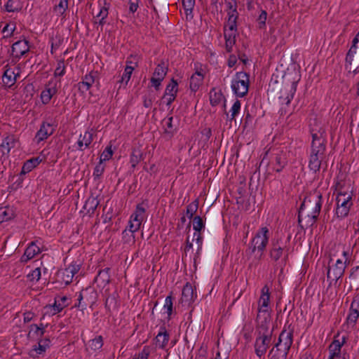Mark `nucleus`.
<instances>
[{"label": "nucleus", "mask_w": 359, "mask_h": 359, "mask_svg": "<svg viewBox=\"0 0 359 359\" xmlns=\"http://www.w3.org/2000/svg\"><path fill=\"white\" fill-rule=\"evenodd\" d=\"M173 117L172 116H167L162 121L163 127L164 129V133L167 135L169 137L173 136L177 130L176 126L172 124Z\"/></svg>", "instance_id": "obj_32"}, {"label": "nucleus", "mask_w": 359, "mask_h": 359, "mask_svg": "<svg viewBox=\"0 0 359 359\" xmlns=\"http://www.w3.org/2000/svg\"><path fill=\"white\" fill-rule=\"evenodd\" d=\"M96 74L97 72H90L82 77L81 81L77 84L80 93L83 94L90 90L95 83Z\"/></svg>", "instance_id": "obj_18"}, {"label": "nucleus", "mask_w": 359, "mask_h": 359, "mask_svg": "<svg viewBox=\"0 0 359 359\" xmlns=\"http://www.w3.org/2000/svg\"><path fill=\"white\" fill-rule=\"evenodd\" d=\"M93 140V134L91 131H86L83 135L81 134L78 142V149L83 151L91 144Z\"/></svg>", "instance_id": "obj_29"}, {"label": "nucleus", "mask_w": 359, "mask_h": 359, "mask_svg": "<svg viewBox=\"0 0 359 359\" xmlns=\"http://www.w3.org/2000/svg\"><path fill=\"white\" fill-rule=\"evenodd\" d=\"M346 341L347 337L346 336L340 337L339 334L335 335L328 346V359H350L349 353L346 348L344 347Z\"/></svg>", "instance_id": "obj_8"}, {"label": "nucleus", "mask_w": 359, "mask_h": 359, "mask_svg": "<svg viewBox=\"0 0 359 359\" xmlns=\"http://www.w3.org/2000/svg\"><path fill=\"white\" fill-rule=\"evenodd\" d=\"M41 162V159L39 157L32 158L31 159L27 160L24 163V165L22 168L21 173L25 174L30 172L32 169L36 168L40 163Z\"/></svg>", "instance_id": "obj_36"}, {"label": "nucleus", "mask_w": 359, "mask_h": 359, "mask_svg": "<svg viewBox=\"0 0 359 359\" xmlns=\"http://www.w3.org/2000/svg\"><path fill=\"white\" fill-rule=\"evenodd\" d=\"M137 67V62L134 63V66L127 65L125 67L124 72L121 76H118L117 83H119L118 88L126 87L131 78L133 70Z\"/></svg>", "instance_id": "obj_25"}, {"label": "nucleus", "mask_w": 359, "mask_h": 359, "mask_svg": "<svg viewBox=\"0 0 359 359\" xmlns=\"http://www.w3.org/2000/svg\"><path fill=\"white\" fill-rule=\"evenodd\" d=\"M40 252L39 247L34 241H32L29 246L26 248L23 255L20 258L21 262H27L34 258L36 255Z\"/></svg>", "instance_id": "obj_27"}, {"label": "nucleus", "mask_w": 359, "mask_h": 359, "mask_svg": "<svg viewBox=\"0 0 359 359\" xmlns=\"http://www.w3.org/2000/svg\"><path fill=\"white\" fill-rule=\"evenodd\" d=\"M322 201L320 192L304 198L298 212V223L301 228L311 227L316 223L321 210Z\"/></svg>", "instance_id": "obj_2"}, {"label": "nucleus", "mask_w": 359, "mask_h": 359, "mask_svg": "<svg viewBox=\"0 0 359 359\" xmlns=\"http://www.w3.org/2000/svg\"><path fill=\"white\" fill-rule=\"evenodd\" d=\"M29 50V42L27 40H20L12 46V62L15 63L22 56Z\"/></svg>", "instance_id": "obj_15"}, {"label": "nucleus", "mask_w": 359, "mask_h": 359, "mask_svg": "<svg viewBox=\"0 0 359 359\" xmlns=\"http://www.w3.org/2000/svg\"><path fill=\"white\" fill-rule=\"evenodd\" d=\"M271 323H257L256 339L254 344L255 353L259 358L264 356L269 348L272 339L273 330Z\"/></svg>", "instance_id": "obj_3"}, {"label": "nucleus", "mask_w": 359, "mask_h": 359, "mask_svg": "<svg viewBox=\"0 0 359 359\" xmlns=\"http://www.w3.org/2000/svg\"><path fill=\"white\" fill-rule=\"evenodd\" d=\"M270 292L267 285H264L261 290V295L258 301L257 323H271L269 313Z\"/></svg>", "instance_id": "obj_5"}, {"label": "nucleus", "mask_w": 359, "mask_h": 359, "mask_svg": "<svg viewBox=\"0 0 359 359\" xmlns=\"http://www.w3.org/2000/svg\"><path fill=\"white\" fill-rule=\"evenodd\" d=\"M194 290L192 285L189 283H187L182 291V297L180 302L182 304H190L194 301Z\"/></svg>", "instance_id": "obj_28"}, {"label": "nucleus", "mask_w": 359, "mask_h": 359, "mask_svg": "<svg viewBox=\"0 0 359 359\" xmlns=\"http://www.w3.org/2000/svg\"><path fill=\"white\" fill-rule=\"evenodd\" d=\"M55 130L53 126L48 122H43L41 125L40 129L38 130L35 135V139L38 142L46 140L51 135Z\"/></svg>", "instance_id": "obj_20"}, {"label": "nucleus", "mask_w": 359, "mask_h": 359, "mask_svg": "<svg viewBox=\"0 0 359 359\" xmlns=\"http://www.w3.org/2000/svg\"><path fill=\"white\" fill-rule=\"evenodd\" d=\"M266 18H267V13L266 11L262 10L257 18V22H258L259 29H262V28L265 27Z\"/></svg>", "instance_id": "obj_56"}, {"label": "nucleus", "mask_w": 359, "mask_h": 359, "mask_svg": "<svg viewBox=\"0 0 359 359\" xmlns=\"http://www.w3.org/2000/svg\"><path fill=\"white\" fill-rule=\"evenodd\" d=\"M193 228L196 232H200L204 228V223L200 216H196L193 218Z\"/></svg>", "instance_id": "obj_53"}, {"label": "nucleus", "mask_w": 359, "mask_h": 359, "mask_svg": "<svg viewBox=\"0 0 359 359\" xmlns=\"http://www.w3.org/2000/svg\"><path fill=\"white\" fill-rule=\"evenodd\" d=\"M6 11L15 12L21 9L20 0H8L5 5Z\"/></svg>", "instance_id": "obj_43"}, {"label": "nucleus", "mask_w": 359, "mask_h": 359, "mask_svg": "<svg viewBox=\"0 0 359 359\" xmlns=\"http://www.w3.org/2000/svg\"><path fill=\"white\" fill-rule=\"evenodd\" d=\"M168 72V66L161 61L155 68L153 76L150 79L151 86L158 90Z\"/></svg>", "instance_id": "obj_14"}, {"label": "nucleus", "mask_w": 359, "mask_h": 359, "mask_svg": "<svg viewBox=\"0 0 359 359\" xmlns=\"http://www.w3.org/2000/svg\"><path fill=\"white\" fill-rule=\"evenodd\" d=\"M359 317V296H356L353 298L350 309L348 315L346 318V322L348 324H351L353 326L357 322V320Z\"/></svg>", "instance_id": "obj_19"}, {"label": "nucleus", "mask_w": 359, "mask_h": 359, "mask_svg": "<svg viewBox=\"0 0 359 359\" xmlns=\"http://www.w3.org/2000/svg\"><path fill=\"white\" fill-rule=\"evenodd\" d=\"M182 5L186 14H191L195 6V0H182Z\"/></svg>", "instance_id": "obj_54"}, {"label": "nucleus", "mask_w": 359, "mask_h": 359, "mask_svg": "<svg viewBox=\"0 0 359 359\" xmlns=\"http://www.w3.org/2000/svg\"><path fill=\"white\" fill-rule=\"evenodd\" d=\"M271 163L273 165V170L280 172L287 164V153L283 150H277L273 154Z\"/></svg>", "instance_id": "obj_16"}, {"label": "nucleus", "mask_w": 359, "mask_h": 359, "mask_svg": "<svg viewBox=\"0 0 359 359\" xmlns=\"http://www.w3.org/2000/svg\"><path fill=\"white\" fill-rule=\"evenodd\" d=\"M150 354V348L149 346H145L142 348V350L138 353L137 359H148V357Z\"/></svg>", "instance_id": "obj_60"}, {"label": "nucleus", "mask_w": 359, "mask_h": 359, "mask_svg": "<svg viewBox=\"0 0 359 359\" xmlns=\"http://www.w3.org/2000/svg\"><path fill=\"white\" fill-rule=\"evenodd\" d=\"M143 159V154L142 151L138 148H134L132 149V152L130 155V163L131 168L134 170L137 165Z\"/></svg>", "instance_id": "obj_34"}, {"label": "nucleus", "mask_w": 359, "mask_h": 359, "mask_svg": "<svg viewBox=\"0 0 359 359\" xmlns=\"http://www.w3.org/2000/svg\"><path fill=\"white\" fill-rule=\"evenodd\" d=\"M134 233L135 232H132L130 231V226H128V227H127L122 233L123 238L124 241L126 243H129L130 241L134 242V241H135Z\"/></svg>", "instance_id": "obj_55"}, {"label": "nucleus", "mask_w": 359, "mask_h": 359, "mask_svg": "<svg viewBox=\"0 0 359 359\" xmlns=\"http://www.w3.org/2000/svg\"><path fill=\"white\" fill-rule=\"evenodd\" d=\"M203 79L204 74L202 72V69H196L195 73L190 77L189 88L193 92L198 90L199 87L202 85Z\"/></svg>", "instance_id": "obj_23"}, {"label": "nucleus", "mask_w": 359, "mask_h": 359, "mask_svg": "<svg viewBox=\"0 0 359 359\" xmlns=\"http://www.w3.org/2000/svg\"><path fill=\"white\" fill-rule=\"evenodd\" d=\"M97 293L96 290L92 287H88L83 289L78 297V304L75 307L84 310L87 306L92 307L97 302Z\"/></svg>", "instance_id": "obj_11"}, {"label": "nucleus", "mask_w": 359, "mask_h": 359, "mask_svg": "<svg viewBox=\"0 0 359 359\" xmlns=\"http://www.w3.org/2000/svg\"><path fill=\"white\" fill-rule=\"evenodd\" d=\"M4 69V72L2 76L3 85L5 88H11L15 85L18 74H15L14 71L8 65H6Z\"/></svg>", "instance_id": "obj_21"}, {"label": "nucleus", "mask_w": 359, "mask_h": 359, "mask_svg": "<svg viewBox=\"0 0 359 359\" xmlns=\"http://www.w3.org/2000/svg\"><path fill=\"white\" fill-rule=\"evenodd\" d=\"M110 269L105 268L102 270H100L98 272V274L95 278V282L97 283L100 287H105L110 282V275H109Z\"/></svg>", "instance_id": "obj_30"}, {"label": "nucleus", "mask_w": 359, "mask_h": 359, "mask_svg": "<svg viewBox=\"0 0 359 359\" xmlns=\"http://www.w3.org/2000/svg\"><path fill=\"white\" fill-rule=\"evenodd\" d=\"M170 335L164 326L161 327L160 331L154 339L155 345L161 349H164L168 345Z\"/></svg>", "instance_id": "obj_22"}, {"label": "nucleus", "mask_w": 359, "mask_h": 359, "mask_svg": "<svg viewBox=\"0 0 359 359\" xmlns=\"http://www.w3.org/2000/svg\"><path fill=\"white\" fill-rule=\"evenodd\" d=\"M66 269L68 270V271H69L71 276H72L74 277V275L76 274L79 271V270L81 269V264H78L76 262H74V263L71 264Z\"/></svg>", "instance_id": "obj_58"}, {"label": "nucleus", "mask_w": 359, "mask_h": 359, "mask_svg": "<svg viewBox=\"0 0 359 359\" xmlns=\"http://www.w3.org/2000/svg\"><path fill=\"white\" fill-rule=\"evenodd\" d=\"M352 191L340 187L337 191L335 215L339 219H344L348 215L353 205Z\"/></svg>", "instance_id": "obj_4"}, {"label": "nucleus", "mask_w": 359, "mask_h": 359, "mask_svg": "<svg viewBox=\"0 0 359 359\" xmlns=\"http://www.w3.org/2000/svg\"><path fill=\"white\" fill-rule=\"evenodd\" d=\"M11 218V215L4 208H0V222L1 223L7 221Z\"/></svg>", "instance_id": "obj_61"}, {"label": "nucleus", "mask_w": 359, "mask_h": 359, "mask_svg": "<svg viewBox=\"0 0 359 359\" xmlns=\"http://www.w3.org/2000/svg\"><path fill=\"white\" fill-rule=\"evenodd\" d=\"M57 93L56 85L53 81H49L46 88L41 93V100L43 104H48L52 97Z\"/></svg>", "instance_id": "obj_24"}, {"label": "nucleus", "mask_w": 359, "mask_h": 359, "mask_svg": "<svg viewBox=\"0 0 359 359\" xmlns=\"http://www.w3.org/2000/svg\"><path fill=\"white\" fill-rule=\"evenodd\" d=\"M108 9L109 6H107V3L104 1V5L100 8V11L97 14L95 15V18L98 20L97 21H95V23H98L100 25L102 26L105 22L104 19L108 15Z\"/></svg>", "instance_id": "obj_39"}, {"label": "nucleus", "mask_w": 359, "mask_h": 359, "mask_svg": "<svg viewBox=\"0 0 359 359\" xmlns=\"http://www.w3.org/2000/svg\"><path fill=\"white\" fill-rule=\"evenodd\" d=\"M69 0H55L53 12L57 15H63L68 8Z\"/></svg>", "instance_id": "obj_37"}, {"label": "nucleus", "mask_w": 359, "mask_h": 359, "mask_svg": "<svg viewBox=\"0 0 359 359\" xmlns=\"http://www.w3.org/2000/svg\"><path fill=\"white\" fill-rule=\"evenodd\" d=\"M112 155L113 151L111 146H107L100 155V162L103 163L104 161L109 160L112 157Z\"/></svg>", "instance_id": "obj_50"}, {"label": "nucleus", "mask_w": 359, "mask_h": 359, "mask_svg": "<svg viewBox=\"0 0 359 359\" xmlns=\"http://www.w3.org/2000/svg\"><path fill=\"white\" fill-rule=\"evenodd\" d=\"M241 108V101L238 100H236L233 106L231 107L230 109L231 114L229 115L228 113H226L227 118H229L230 121H233L236 118V116L239 114Z\"/></svg>", "instance_id": "obj_42"}, {"label": "nucleus", "mask_w": 359, "mask_h": 359, "mask_svg": "<svg viewBox=\"0 0 359 359\" xmlns=\"http://www.w3.org/2000/svg\"><path fill=\"white\" fill-rule=\"evenodd\" d=\"M145 211V208L143 206L142 203L138 204L136 206L135 210L130 216L128 226H130V231L136 232L140 229L144 218Z\"/></svg>", "instance_id": "obj_13"}, {"label": "nucleus", "mask_w": 359, "mask_h": 359, "mask_svg": "<svg viewBox=\"0 0 359 359\" xmlns=\"http://www.w3.org/2000/svg\"><path fill=\"white\" fill-rule=\"evenodd\" d=\"M28 278L31 281H38L41 278V269L37 267L28 274Z\"/></svg>", "instance_id": "obj_57"}, {"label": "nucleus", "mask_w": 359, "mask_h": 359, "mask_svg": "<svg viewBox=\"0 0 359 359\" xmlns=\"http://www.w3.org/2000/svg\"><path fill=\"white\" fill-rule=\"evenodd\" d=\"M139 2L140 0H129L128 4H129V11L132 13H134L137 11L138 7H139Z\"/></svg>", "instance_id": "obj_64"}, {"label": "nucleus", "mask_w": 359, "mask_h": 359, "mask_svg": "<svg viewBox=\"0 0 359 359\" xmlns=\"http://www.w3.org/2000/svg\"><path fill=\"white\" fill-rule=\"evenodd\" d=\"M343 255L345 257L344 261L338 259L335 263L332 265H330V264L332 262L333 259H330L329 266L327 271V278L330 280V285H331L332 282L337 283V281L341 278L344 273L346 262L348 259V252L346 251H344Z\"/></svg>", "instance_id": "obj_10"}, {"label": "nucleus", "mask_w": 359, "mask_h": 359, "mask_svg": "<svg viewBox=\"0 0 359 359\" xmlns=\"http://www.w3.org/2000/svg\"><path fill=\"white\" fill-rule=\"evenodd\" d=\"M224 99V96L221 93L212 92L210 93V102L212 106L218 105Z\"/></svg>", "instance_id": "obj_46"}, {"label": "nucleus", "mask_w": 359, "mask_h": 359, "mask_svg": "<svg viewBox=\"0 0 359 359\" xmlns=\"http://www.w3.org/2000/svg\"><path fill=\"white\" fill-rule=\"evenodd\" d=\"M50 344V341L48 338L41 339L39 340L38 345L35 346L31 351H35L36 354H42L48 348H49Z\"/></svg>", "instance_id": "obj_38"}, {"label": "nucleus", "mask_w": 359, "mask_h": 359, "mask_svg": "<svg viewBox=\"0 0 359 359\" xmlns=\"http://www.w3.org/2000/svg\"><path fill=\"white\" fill-rule=\"evenodd\" d=\"M69 299L66 296H57L55 298L54 304L50 306L53 315L61 312L63 309L69 305Z\"/></svg>", "instance_id": "obj_26"}, {"label": "nucleus", "mask_w": 359, "mask_h": 359, "mask_svg": "<svg viewBox=\"0 0 359 359\" xmlns=\"http://www.w3.org/2000/svg\"><path fill=\"white\" fill-rule=\"evenodd\" d=\"M15 29V25L6 24V26L2 29V32L6 33V35L5 36V37H9V36H12Z\"/></svg>", "instance_id": "obj_59"}, {"label": "nucleus", "mask_w": 359, "mask_h": 359, "mask_svg": "<svg viewBox=\"0 0 359 359\" xmlns=\"http://www.w3.org/2000/svg\"><path fill=\"white\" fill-rule=\"evenodd\" d=\"M290 240L289 236L287 241H284L282 238L273 239L271 241L269 256L272 260L277 262L281 257V262L286 264L288 260L290 247L287 245Z\"/></svg>", "instance_id": "obj_6"}, {"label": "nucleus", "mask_w": 359, "mask_h": 359, "mask_svg": "<svg viewBox=\"0 0 359 359\" xmlns=\"http://www.w3.org/2000/svg\"><path fill=\"white\" fill-rule=\"evenodd\" d=\"M163 309L165 310V312L168 314V320H170L173 311V297L172 292L165 299Z\"/></svg>", "instance_id": "obj_40"}, {"label": "nucleus", "mask_w": 359, "mask_h": 359, "mask_svg": "<svg viewBox=\"0 0 359 359\" xmlns=\"http://www.w3.org/2000/svg\"><path fill=\"white\" fill-rule=\"evenodd\" d=\"M227 7V15H238L237 11V3L234 0H225Z\"/></svg>", "instance_id": "obj_48"}, {"label": "nucleus", "mask_w": 359, "mask_h": 359, "mask_svg": "<svg viewBox=\"0 0 359 359\" xmlns=\"http://www.w3.org/2000/svg\"><path fill=\"white\" fill-rule=\"evenodd\" d=\"M249 86V75L244 72H239L233 78L231 87L237 97H243L248 93Z\"/></svg>", "instance_id": "obj_9"}, {"label": "nucleus", "mask_w": 359, "mask_h": 359, "mask_svg": "<svg viewBox=\"0 0 359 359\" xmlns=\"http://www.w3.org/2000/svg\"><path fill=\"white\" fill-rule=\"evenodd\" d=\"M15 145V140L13 136L6 137L0 144V160H6L8 158L11 149Z\"/></svg>", "instance_id": "obj_17"}, {"label": "nucleus", "mask_w": 359, "mask_h": 359, "mask_svg": "<svg viewBox=\"0 0 359 359\" xmlns=\"http://www.w3.org/2000/svg\"><path fill=\"white\" fill-rule=\"evenodd\" d=\"M57 276L62 283L65 285H69L72 282L73 276H71L69 271L65 268L58 271Z\"/></svg>", "instance_id": "obj_41"}, {"label": "nucleus", "mask_w": 359, "mask_h": 359, "mask_svg": "<svg viewBox=\"0 0 359 359\" xmlns=\"http://www.w3.org/2000/svg\"><path fill=\"white\" fill-rule=\"evenodd\" d=\"M198 208V201L195 200L187 206V215L189 219L194 217Z\"/></svg>", "instance_id": "obj_47"}, {"label": "nucleus", "mask_w": 359, "mask_h": 359, "mask_svg": "<svg viewBox=\"0 0 359 359\" xmlns=\"http://www.w3.org/2000/svg\"><path fill=\"white\" fill-rule=\"evenodd\" d=\"M98 205L99 201H97V198L94 196H90L86 201L83 205V209L86 210L87 214H93Z\"/></svg>", "instance_id": "obj_35"}, {"label": "nucleus", "mask_w": 359, "mask_h": 359, "mask_svg": "<svg viewBox=\"0 0 359 359\" xmlns=\"http://www.w3.org/2000/svg\"><path fill=\"white\" fill-rule=\"evenodd\" d=\"M65 74V60H60L57 61V67L54 72L55 76H62Z\"/></svg>", "instance_id": "obj_52"}, {"label": "nucleus", "mask_w": 359, "mask_h": 359, "mask_svg": "<svg viewBox=\"0 0 359 359\" xmlns=\"http://www.w3.org/2000/svg\"><path fill=\"white\" fill-rule=\"evenodd\" d=\"M44 331L43 327H40L36 324H32L29 326V334L33 333L37 337H41L44 334Z\"/></svg>", "instance_id": "obj_51"}, {"label": "nucleus", "mask_w": 359, "mask_h": 359, "mask_svg": "<svg viewBox=\"0 0 359 359\" xmlns=\"http://www.w3.org/2000/svg\"><path fill=\"white\" fill-rule=\"evenodd\" d=\"M228 15V20L226 25L224 26V27H226L227 30H237V19L238 17V15Z\"/></svg>", "instance_id": "obj_45"}, {"label": "nucleus", "mask_w": 359, "mask_h": 359, "mask_svg": "<svg viewBox=\"0 0 359 359\" xmlns=\"http://www.w3.org/2000/svg\"><path fill=\"white\" fill-rule=\"evenodd\" d=\"M312 142L309 154V168L313 173L318 172L322 167L326 170V137L325 129L311 123Z\"/></svg>", "instance_id": "obj_1"}, {"label": "nucleus", "mask_w": 359, "mask_h": 359, "mask_svg": "<svg viewBox=\"0 0 359 359\" xmlns=\"http://www.w3.org/2000/svg\"><path fill=\"white\" fill-rule=\"evenodd\" d=\"M237 35V30H227L226 27L224 29V36L225 39H236Z\"/></svg>", "instance_id": "obj_63"}, {"label": "nucleus", "mask_w": 359, "mask_h": 359, "mask_svg": "<svg viewBox=\"0 0 359 359\" xmlns=\"http://www.w3.org/2000/svg\"><path fill=\"white\" fill-rule=\"evenodd\" d=\"M195 241L196 244L198 245V252L202 248V243H203V238H202L200 232H195L194 233L193 241Z\"/></svg>", "instance_id": "obj_62"}, {"label": "nucleus", "mask_w": 359, "mask_h": 359, "mask_svg": "<svg viewBox=\"0 0 359 359\" xmlns=\"http://www.w3.org/2000/svg\"><path fill=\"white\" fill-rule=\"evenodd\" d=\"M105 169V165L103 164V163L100 162L96 165V166L94 168L93 171V177L95 180H98L100 177L104 173Z\"/></svg>", "instance_id": "obj_49"}, {"label": "nucleus", "mask_w": 359, "mask_h": 359, "mask_svg": "<svg viewBox=\"0 0 359 359\" xmlns=\"http://www.w3.org/2000/svg\"><path fill=\"white\" fill-rule=\"evenodd\" d=\"M288 351L275 345L269 351V359H287Z\"/></svg>", "instance_id": "obj_33"}, {"label": "nucleus", "mask_w": 359, "mask_h": 359, "mask_svg": "<svg viewBox=\"0 0 359 359\" xmlns=\"http://www.w3.org/2000/svg\"><path fill=\"white\" fill-rule=\"evenodd\" d=\"M293 332L294 328L291 324L288 325L287 328L285 325L275 345L289 351L293 343Z\"/></svg>", "instance_id": "obj_12"}, {"label": "nucleus", "mask_w": 359, "mask_h": 359, "mask_svg": "<svg viewBox=\"0 0 359 359\" xmlns=\"http://www.w3.org/2000/svg\"><path fill=\"white\" fill-rule=\"evenodd\" d=\"M269 240V230L268 227L260 228L250 241L246 253L252 255L256 250L264 253Z\"/></svg>", "instance_id": "obj_7"}, {"label": "nucleus", "mask_w": 359, "mask_h": 359, "mask_svg": "<svg viewBox=\"0 0 359 359\" xmlns=\"http://www.w3.org/2000/svg\"><path fill=\"white\" fill-rule=\"evenodd\" d=\"M177 92L178 83L174 79H172L170 82L167 85L164 94L177 96Z\"/></svg>", "instance_id": "obj_44"}, {"label": "nucleus", "mask_w": 359, "mask_h": 359, "mask_svg": "<svg viewBox=\"0 0 359 359\" xmlns=\"http://www.w3.org/2000/svg\"><path fill=\"white\" fill-rule=\"evenodd\" d=\"M103 344V337L101 335H97L93 339L88 341L86 345V351L96 352L102 348Z\"/></svg>", "instance_id": "obj_31"}]
</instances>
